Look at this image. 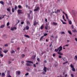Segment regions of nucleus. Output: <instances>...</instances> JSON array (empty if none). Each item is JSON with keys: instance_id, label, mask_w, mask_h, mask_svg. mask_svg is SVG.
I'll use <instances>...</instances> for the list:
<instances>
[{"instance_id": "obj_1", "label": "nucleus", "mask_w": 77, "mask_h": 77, "mask_svg": "<svg viewBox=\"0 0 77 77\" xmlns=\"http://www.w3.org/2000/svg\"><path fill=\"white\" fill-rule=\"evenodd\" d=\"M26 62H27V63H26V66H31V65L30 64V63H32L33 64V62L30 61H26Z\"/></svg>"}, {"instance_id": "obj_2", "label": "nucleus", "mask_w": 77, "mask_h": 77, "mask_svg": "<svg viewBox=\"0 0 77 77\" xmlns=\"http://www.w3.org/2000/svg\"><path fill=\"white\" fill-rule=\"evenodd\" d=\"M21 11H22V10H17V13L18 14H23V12Z\"/></svg>"}, {"instance_id": "obj_3", "label": "nucleus", "mask_w": 77, "mask_h": 77, "mask_svg": "<svg viewBox=\"0 0 77 77\" xmlns=\"http://www.w3.org/2000/svg\"><path fill=\"white\" fill-rule=\"evenodd\" d=\"M58 49L59 52L62 51V46H60L59 48H58Z\"/></svg>"}, {"instance_id": "obj_4", "label": "nucleus", "mask_w": 77, "mask_h": 77, "mask_svg": "<svg viewBox=\"0 0 77 77\" xmlns=\"http://www.w3.org/2000/svg\"><path fill=\"white\" fill-rule=\"evenodd\" d=\"M21 74V72L20 71H17L16 72V75H20Z\"/></svg>"}, {"instance_id": "obj_5", "label": "nucleus", "mask_w": 77, "mask_h": 77, "mask_svg": "<svg viewBox=\"0 0 77 77\" xmlns=\"http://www.w3.org/2000/svg\"><path fill=\"white\" fill-rule=\"evenodd\" d=\"M40 8L39 7H37L36 9L34 10V11H38L39 9Z\"/></svg>"}, {"instance_id": "obj_6", "label": "nucleus", "mask_w": 77, "mask_h": 77, "mask_svg": "<svg viewBox=\"0 0 77 77\" xmlns=\"http://www.w3.org/2000/svg\"><path fill=\"white\" fill-rule=\"evenodd\" d=\"M15 51H14L13 50L11 49V51L10 52V53L11 54H13V53H14Z\"/></svg>"}, {"instance_id": "obj_7", "label": "nucleus", "mask_w": 77, "mask_h": 77, "mask_svg": "<svg viewBox=\"0 0 77 77\" xmlns=\"http://www.w3.org/2000/svg\"><path fill=\"white\" fill-rule=\"evenodd\" d=\"M0 3H1V4H2V5H5V2H4L3 1H0Z\"/></svg>"}, {"instance_id": "obj_8", "label": "nucleus", "mask_w": 77, "mask_h": 77, "mask_svg": "<svg viewBox=\"0 0 77 77\" xmlns=\"http://www.w3.org/2000/svg\"><path fill=\"white\" fill-rule=\"evenodd\" d=\"M5 27V25L4 24V25H1V26H0V28H3L4 27Z\"/></svg>"}, {"instance_id": "obj_9", "label": "nucleus", "mask_w": 77, "mask_h": 77, "mask_svg": "<svg viewBox=\"0 0 77 77\" xmlns=\"http://www.w3.org/2000/svg\"><path fill=\"white\" fill-rule=\"evenodd\" d=\"M52 24L54 25H55L56 26L57 25V23L55 22H53L52 23Z\"/></svg>"}, {"instance_id": "obj_10", "label": "nucleus", "mask_w": 77, "mask_h": 77, "mask_svg": "<svg viewBox=\"0 0 77 77\" xmlns=\"http://www.w3.org/2000/svg\"><path fill=\"white\" fill-rule=\"evenodd\" d=\"M5 76V74L4 72H2L1 75V76L2 77H4Z\"/></svg>"}, {"instance_id": "obj_11", "label": "nucleus", "mask_w": 77, "mask_h": 77, "mask_svg": "<svg viewBox=\"0 0 77 77\" xmlns=\"http://www.w3.org/2000/svg\"><path fill=\"white\" fill-rule=\"evenodd\" d=\"M24 36L25 37H26V38H30V36H29L28 35H25Z\"/></svg>"}, {"instance_id": "obj_12", "label": "nucleus", "mask_w": 77, "mask_h": 77, "mask_svg": "<svg viewBox=\"0 0 77 77\" xmlns=\"http://www.w3.org/2000/svg\"><path fill=\"white\" fill-rule=\"evenodd\" d=\"M25 28L26 30H29V26H26Z\"/></svg>"}, {"instance_id": "obj_13", "label": "nucleus", "mask_w": 77, "mask_h": 77, "mask_svg": "<svg viewBox=\"0 0 77 77\" xmlns=\"http://www.w3.org/2000/svg\"><path fill=\"white\" fill-rule=\"evenodd\" d=\"M57 54H58L60 55H63V54L60 53V52L59 51L57 52Z\"/></svg>"}, {"instance_id": "obj_14", "label": "nucleus", "mask_w": 77, "mask_h": 77, "mask_svg": "<svg viewBox=\"0 0 77 77\" xmlns=\"http://www.w3.org/2000/svg\"><path fill=\"white\" fill-rule=\"evenodd\" d=\"M48 25L47 24L46 26H45V29H46V30H48Z\"/></svg>"}, {"instance_id": "obj_15", "label": "nucleus", "mask_w": 77, "mask_h": 77, "mask_svg": "<svg viewBox=\"0 0 77 77\" xmlns=\"http://www.w3.org/2000/svg\"><path fill=\"white\" fill-rule=\"evenodd\" d=\"M9 45H8V43H7L6 44H5V45H4V46L5 47H8Z\"/></svg>"}, {"instance_id": "obj_16", "label": "nucleus", "mask_w": 77, "mask_h": 77, "mask_svg": "<svg viewBox=\"0 0 77 77\" xmlns=\"http://www.w3.org/2000/svg\"><path fill=\"white\" fill-rule=\"evenodd\" d=\"M44 35L42 36L40 38V40L41 41V40H42V38H44Z\"/></svg>"}, {"instance_id": "obj_17", "label": "nucleus", "mask_w": 77, "mask_h": 77, "mask_svg": "<svg viewBox=\"0 0 77 77\" xmlns=\"http://www.w3.org/2000/svg\"><path fill=\"white\" fill-rule=\"evenodd\" d=\"M68 32L70 35H72V33H71V32L69 30L68 31Z\"/></svg>"}, {"instance_id": "obj_18", "label": "nucleus", "mask_w": 77, "mask_h": 77, "mask_svg": "<svg viewBox=\"0 0 77 77\" xmlns=\"http://www.w3.org/2000/svg\"><path fill=\"white\" fill-rule=\"evenodd\" d=\"M43 29L44 26L43 25H42L40 27V29H41V30H42V29Z\"/></svg>"}, {"instance_id": "obj_19", "label": "nucleus", "mask_w": 77, "mask_h": 77, "mask_svg": "<svg viewBox=\"0 0 77 77\" xmlns=\"http://www.w3.org/2000/svg\"><path fill=\"white\" fill-rule=\"evenodd\" d=\"M22 57H23V58H24V57H25V55L24 54H22L21 56Z\"/></svg>"}, {"instance_id": "obj_20", "label": "nucleus", "mask_w": 77, "mask_h": 77, "mask_svg": "<svg viewBox=\"0 0 77 77\" xmlns=\"http://www.w3.org/2000/svg\"><path fill=\"white\" fill-rule=\"evenodd\" d=\"M17 8H18V7H17V6L16 5H15V6L14 7L15 10H17Z\"/></svg>"}, {"instance_id": "obj_21", "label": "nucleus", "mask_w": 77, "mask_h": 77, "mask_svg": "<svg viewBox=\"0 0 77 77\" xmlns=\"http://www.w3.org/2000/svg\"><path fill=\"white\" fill-rule=\"evenodd\" d=\"M58 50H59V49L57 48V49H55V52H57Z\"/></svg>"}, {"instance_id": "obj_22", "label": "nucleus", "mask_w": 77, "mask_h": 77, "mask_svg": "<svg viewBox=\"0 0 77 77\" xmlns=\"http://www.w3.org/2000/svg\"><path fill=\"white\" fill-rule=\"evenodd\" d=\"M72 32H73L77 33V30H76V29H74L73 30H72Z\"/></svg>"}, {"instance_id": "obj_23", "label": "nucleus", "mask_w": 77, "mask_h": 77, "mask_svg": "<svg viewBox=\"0 0 77 77\" xmlns=\"http://www.w3.org/2000/svg\"><path fill=\"white\" fill-rule=\"evenodd\" d=\"M72 71H74V72H75V68H72Z\"/></svg>"}, {"instance_id": "obj_24", "label": "nucleus", "mask_w": 77, "mask_h": 77, "mask_svg": "<svg viewBox=\"0 0 77 77\" xmlns=\"http://www.w3.org/2000/svg\"><path fill=\"white\" fill-rule=\"evenodd\" d=\"M46 69H47L46 68H44L43 70L45 72H46L47 71V70H46Z\"/></svg>"}, {"instance_id": "obj_25", "label": "nucleus", "mask_w": 77, "mask_h": 77, "mask_svg": "<svg viewBox=\"0 0 77 77\" xmlns=\"http://www.w3.org/2000/svg\"><path fill=\"white\" fill-rule=\"evenodd\" d=\"M65 15H66V18L67 19H68V16L67 14H66Z\"/></svg>"}, {"instance_id": "obj_26", "label": "nucleus", "mask_w": 77, "mask_h": 77, "mask_svg": "<svg viewBox=\"0 0 77 77\" xmlns=\"http://www.w3.org/2000/svg\"><path fill=\"white\" fill-rule=\"evenodd\" d=\"M18 8H19V9L21 8V6L20 5H18Z\"/></svg>"}, {"instance_id": "obj_27", "label": "nucleus", "mask_w": 77, "mask_h": 77, "mask_svg": "<svg viewBox=\"0 0 77 77\" xmlns=\"http://www.w3.org/2000/svg\"><path fill=\"white\" fill-rule=\"evenodd\" d=\"M69 24H72V22L70 20L69 21Z\"/></svg>"}, {"instance_id": "obj_28", "label": "nucleus", "mask_w": 77, "mask_h": 77, "mask_svg": "<svg viewBox=\"0 0 77 77\" xmlns=\"http://www.w3.org/2000/svg\"><path fill=\"white\" fill-rule=\"evenodd\" d=\"M4 53H8V50H7L6 51H3Z\"/></svg>"}, {"instance_id": "obj_29", "label": "nucleus", "mask_w": 77, "mask_h": 77, "mask_svg": "<svg viewBox=\"0 0 77 77\" xmlns=\"http://www.w3.org/2000/svg\"><path fill=\"white\" fill-rule=\"evenodd\" d=\"M70 67H71V68H74V65H72V64H71L70 65Z\"/></svg>"}, {"instance_id": "obj_30", "label": "nucleus", "mask_w": 77, "mask_h": 77, "mask_svg": "<svg viewBox=\"0 0 77 77\" xmlns=\"http://www.w3.org/2000/svg\"><path fill=\"white\" fill-rule=\"evenodd\" d=\"M0 57H3V54H0Z\"/></svg>"}, {"instance_id": "obj_31", "label": "nucleus", "mask_w": 77, "mask_h": 77, "mask_svg": "<svg viewBox=\"0 0 77 77\" xmlns=\"http://www.w3.org/2000/svg\"><path fill=\"white\" fill-rule=\"evenodd\" d=\"M77 59V55H75L74 57V59L75 60H76V59Z\"/></svg>"}, {"instance_id": "obj_32", "label": "nucleus", "mask_w": 77, "mask_h": 77, "mask_svg": "<svg viewBox=\"0 0 77 77\" xmlns=\"http://www.w3.org/2000/svg\"><path fill=\"white\" fill-rule=\"evenodd\" d=\"M52 56L53 57H55V56H56V53H55L53 54Z\"/></svg>"}, {"instance_id": "obj_33", "label": "nucleus", "mask_w": 77, "mask_h": 77, "mask_svg": "<svg viewBox=\"0 0 77 77\" xmlns=\"http://www.w3.org/2000/svg\"><path fill=\"white\" fill-rule=\"evenodd\" d=\"M9 24H10L9 22H8L7 24V26H9Z\"/></svg>"}, {"instance_id": "obj_34", "label": "nucleus", "mask_w": 77, "mask_h": 77, "mask_svg": "<svg viewBox=\"0 0 77 77\" xmlns=\"http://www.w3.org/2000/svg\"><path fill=\"white\" fill-rule=\"evenodd\" d=\"M26 23L27 24H30V22H29V21H27L26 22Z\"/></svg>"}, {"instance_id": "obj_35", "label": "nucleus", "mask_w": 77, "mask_h": 77, "mask_svg": "<svg viewBox=\"0 0 77 77\" xmlns=\"http://www.w3.org/2000/svg\"><path fill=\"white\" fill-rule=\"evenodd\" d=\"M24 62L23 61H22L21 62V63L22 64V65H24Z\"/></svg>"}, {"instance_id": "obj_36", "label": "nucleus", "mask_w": 77, "mask_h": 77, "mask_svg": "<svg viewBox=\"0 0 77 77\" xmlns=\"http://www.w3.org/2000/svg\"><path fill=\"white\" fill-rule=\"evenodd\" d=\"M12 12H15V10H14V8H12Z\"/></svg>"}, {"instance_id": "obj_37", "label": "nucleus", "mask_w": 77, "mask_h": 77, "mask_svg": "<svg viewBox=\"0 0 77 77\" xmlns=\"http://www.w3.org/2000/svg\"><path fill=\"white\" fill-rule=\"evenodd\" d=\"M68 61H66V62H65L63 63V64L64 65H65V64H66V63H68Z\"/></svg>"}, {"instance_id": "obj_38", "label": "nucleus", "mask_w": 77, "mask_h": 77, "mask_svg": "<svg viewBox=\"0 0 77 77\" xmlns=\"http://www.w3.org/2000/svg\"><path fill=\"white\" fill-rule=\"evenodd\" d=\"M36 22H34V24H33V25H34V26H36Z\"/></svg>"}, {"instance_id": "obj_39", "label": "nucleus", "mask_w": 77, "mask_h": 77, "mask_svg": "<svg viewBox=\"0 0 77 77\" xmlns=\"http://www.w3.org/2000/svg\"><path fill=\"white\" fill-rule=\"evenodd\" d=\"M63 59L64 61H65V60H66V59H65V57L63 58Z\"/></svg>"}, {"instance_id": "obj_40", "label": "nucleus", "mask_w": 77, "mask_h": 77, "mask_svg": "<svg viewBox=\"0 0 77 77\" xmlns=\"http://www.w3.org/2000/svg\"><path fill=\"white\" fill-rule=\"evenodd\" d=\"M7 11H8L9 12L11 11V10L9 8H7Z\"/></svg>"}, {"instance_id": "obj_41", "label": "nucleus", "mask_w": 77, "mask_h": 77, "mask_svg": "<svg viewBox=\"0 0 77 77\" xmlns=\"http://www.w3.org/2000/svg\"><path fill=\"white\" fill-rule=\"evenodd\" d=\"M27 71H29L30 70V68H28V69H27Z\"/></svg>"}, {"instance_id": "obj_42", "label": "nucleus", "mask_w": 77, "mask_h": 77, "mask_svg": "<svg viewBox=\"0 0 77 77\" xmlns=\"http://www.w3.org/2000/svg\"><path fill=\"white\" fill-rule=\"evenodd\" d=\"M11 30H12V31H13L14 30V28H12L11 29Z\"/></svg>"}, {"instance_id": "obj_43", "label": "nucleus", "mask_w": 77, "mask_h": 77, "mask_svg": "<svg viewBox=\"0 0 77 77\" xmlns=\"http://www.w3.org/2000/svg\"><path fill=\"white\" fill-rule=\"evenodd\" d=\"M71 27L72 29H74V26H73V25H72L71 26Z\"/></svg>"}, {"instance_id": "obj_44", "label": "nucleus", "mask_w": 77, "mask_h": 77, "mask_svg": "<svg viewBox=\"0 0 77 77\" xmlns=\"http://www.w3.org/2000/svg\"><path fill=\"white\" fill-rule=\"evenodd\" d=\"M71 76L72 77H74V75H73V74H71Z\"/></svg>"}, {"instance_id": "obj_45", "label": "nucleus", "mask_w": 77, "mask_h": 77, "mask_svg": "<svg viewBox=\"0 0 77 77\" xmlns=\"http://www.w3.org/2000/svg\"><path fill=\"white\" fill-rule=\"evenodd\" d=\"M48 34L47 33H45V34H44V36H46Z\"/></svg>"}, {"instance_id": "obj_46", "label": "nucleus", "mask_w": 77, "mask_h": 77, "mask_svg": "<svg viewBox=\"0 0 77 77\" xmlns=\"http://www.w3.org/2000/svg\"><path fill=\"white\" fill-rule=\"evenodd\" d=\"M29 74V73H26L25 75L27 76V75H28Z\"/></svg>"}, {"instance_id": "obj_47", "label": "nucleus", "mask_w": 77, "mask_h": 77, "mask_svg": "<svg viewBox=\"0 0 77 77\" xmlns=\"http://www.w3.org/2000/svg\"><path fill=\"white\" fill-rule=\"evenodd\" d=\"M45 21L46 23H47V18H45Z\"/></svg>"}, {"instance_id": "obj_48", "label": "nucleus", "mask_w": 77, "mask_h": 77, "mask_svg": "<svg viewBox=\"0 0 77 77\" xmlns=\"http://www.w3.org/2000/svg\"><path fill=\"white\" fill-rule=\"evenodd\" d=\"M37 60H38V62H39V61H40V60L39 59V58H37Z\"/></svg>"}, {"instance_id": "obj_49", "label": "nucleus", "mask_w": 77, "mask_h": 77, "mask_svg": "<svg viewBox=\"0 0 77 77\" xmlns=\"http://www.w3.org/2000/svg\"><path fill=\"white\" fill-rule=\"evenodd\" d=\"M62 23L63 24H66V23L64 22H63Z\"/></svg>"}, {"instance_id": "obj_50", "label": "nucleus", "mask_w": 77, "mask_h": 77, "mask_svg": "<svg viewBox=\"0 0 77 77\" xmlns=\"http://www.w3.org/2000/svg\"><path fill=\"white\" fill-rule=\"evenodd\" d=\"M59 58H62V56L60 55H59L58 56Z\"/></svg>"}, {"instance_id": "obj_51", "label": "nucleus", "mask_w": 77, "mask_h": 77, "mask_svg": "<svg viewBox=\"0 0 77 77\" xmlns=\"http://www.w3.org/2000/svg\"><path fill=\"white\" fill-rule=\"evenodd\" d=\"M23 51L24 53H26V52L27 51V50H26V49H25Z\"/></svg>"}, {"instance_id": "obj_52", "label": "nucleus", "mask_w": 77, "mask_h": 77, "mask_svg": "<svg viewBox=\"0 0 77 77\" xmlns=\"http://www.w3.org/2000/svg\"><path fill=\"white\" fill-rule=\"evenodd\" d=\"M42 73L43 74H45V72H43Z\"/></svg>"}, {"instance_id": "obj_53", "label": "nucleus", "mask_w": 77, "mask_h": 77, "mask_svg": "<svg viewBox=\"0 0 77 77\" xmlns=\"http://www.w3.org/2000/svg\"><path fill=\"white\" fill-rule=\"evenodd\" d=\"M57 12H60V10H57Z\"/></svg>"}, {"instance_id": "obj_54", "label": "nucleus", "mask_w": 77, "mask_h": 77, "mask_svg": "<svg viewBox=\"0 0 77 77\" xmlns=\"http://www.w3.org/2000/svg\"><path fill=\"white\" fill-rule=\"evenodd\" d=\"M11 61H9L8 62V63H9V64H10L11 63Z\"/></svg>"}, {"instance_id": "obj_55", "label": "nucleus", "mask_w": 77, "mask_h": 77, "mask_svg": "<svg viewBox=\"0 0 77 77\" xmlns=\"http://www.w3.org/2000/svg\"><path fill=\"white\" fill-rule=\"evenodd\" d=\"M65 32H61L62 34H65Z\"/></svg>"}, {"instance_id": "obj_56", "label": "nucleus", "mask_w": 77, "mask_h": 77, "mask_svg": "<svg viewBox=\"0 0 77 77\" xmlns=\"http://www.w3.org/2000/svg\"><path fill=\"white\" fill-rule=\"evenodd\" d=\"M28 17L29 18V19H30V14H29L28 15Z\"/></svg>"}, {"instance_id": "obj_57", "label": "nucleus", "mask_w": 77, "mask_h": 77, "mask_svg": "<svg viewBox=\"0 0 77 77\" xmlns=\"http://www.w3.org/2000/svg\"><path fill=\"white\" fill-rule=\"evenodd\" d=\"M33 66L34 67H36V64H33Z\"/></svg>"}, {"instance_id": "obj_58", "label": "nucleus", "mask_w": 77, "mask_h": 77, "mask_svg": "<svg viewBox=\"0 0 77 77\" xmlns=\"http://www.w3.org/2000/svg\"><path fill=\"white\" fill-rule=\"evenodd\" d=\"M63 19H64L65 18V17L64 16V15H63Z\"/></svg>"}, {"instance_id": "obj_59", "label": "nucleus", "mask_w": 77, "mask_h": 77, "mask_svg": "<svg viewBox=\"0 0 77 77\" xmlns=\"http://www.w3.org/2000/svg\"><path fill=\"white\" fill-rule=\"evenodd\" d=\"M21 24H24V21L22 22L21 23Z\"/></svg>"}, {"instance_id": "obj_60", "label": "nucleus", "mask_w": 77, "mask_h": 77, "mask_svg": "<svg viewBox=\"0 0 77 77\" xmlns=\"http://www.w3.org/2000/svg\"><path fill=\"white\" fill-rule=\"evenodd\" d=\"M75 41H76V42H77V38H75Z\"/></svg>"}, {"instance_id": "obj_61", "label": "nucleus", "mask_w": 77, "mask_h": 77, "mask_svg": "<svg viewBox=\"0 0 77 77\" xmlns=\"http://www.w3.org/2000/svg\"><path fill=\"white\" fill-rule=\"evenodd\" d=\"M29 12H30V14H31V13H32V11L31 10H29Z\"/></svg>"}, {"instance_id": "obj_62", "label": "nucleus", "mask_w": 77, "mask_h": 77, "mask_svg": "<svg viewBox=\"0 0 77 77\" xmlns=\"http://www.w3.org/2000/svg\"><path fill=\"white\" fill-rule=\"evenodd\" d=\"M63 13L65 15H66V14L65 13V12L64 11H63Z\"/></svg>"}, {"instance_id": "obj_63", "label": "nucleus", "mask_w": 77, "mask_h": 77, "mask_svg": "<svg viewBox=\"0 0 77 77\" xmlns=\"http://www.w3.org/2000/svg\"><path fill=\"white\" fill-rule=\"evenodd\" d=\"M57 77H62V75H60V76H58Z\"/></svg>"}, {"instance_id": "obj_64", "label": "nucleus", "mask_w": 77, "mask_h": 77, "mask_svg": "<svg viewBox=\"0 0 77 77\" xmlns=\"http://www.w3.org/2000/svg\"><path fill=\"white\" fill-rule=\"evenodd\" d=\"M7 77H12V76H11L10 75H9Z\"/></svg>"}]
</instances>
